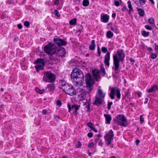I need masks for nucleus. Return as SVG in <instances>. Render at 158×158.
I'll return each mask as SVG.
<instances>
[{
    "instance_id": "f257e3e1",
    "label": "nucleus",
    "mask_w": 158,
    "mask_h": 158,
    "mask_svg": "<svg viewBox=\"0 0 158 158\" xmlns=\"http://www.w3.org/2000/svg\"><path fill=\"white\" fill-rule=\"evenodd\" d=\"M71 79L77 86H81L84 81V76L82 72L79 69L75 68L71 74Z\"/></svg>"
},
{
    "instance_id": "f03ea898",
    "label": "nucleus",
    "mask_w": 158,
    "mask_h": 158,
    "mask_svg": "<svg viewBox=\"0 0 158 158\" xmlns=\"http://www.w3.org/2000/svg\"><path fill=\"white\" fill-rule=\"evenodd\" d=\"M59 84L60 88L66 94L71 96L76 94V89L71 84L68 83L64 80H60Z\"/></svg>"
},
{
    "instance_id": "7ed1b4c3",
    "label": "nucleus",
    "mask_w": 158,
    "mask_h": 158,
    "mask_svg": "<svg viewBox=\"0 0 158 158\" xmlns=\"http://www.w3.org/2000/svg\"><path fill=\"white\" fill-rule=\"evenodd\" d=\"M125 56V54L122 49L118 50L116 52V54L113 56V63L114 68L113 67L112 69H114L115 71V73H117V71L119 68V62H122Z\"/></svg>"
},
{
    "instance_id": "20e7f679",
    "label": "nucleus",
    "mask_w": 158,
    "mask_h": 158,
    "mask_svg": "<svg viewBox=\"0 0 158 158\" xmlns=\"http://www.w3.org/2000/svg\"><path fill=\"white\" fill-rule=\"evenodd\" d=\"M57 47L53 44L50 43L45 47L44 50L45 52L50 55L49 59L52 61H56L57 60L58 56L56 55Z\"/></svg>"
},
{
    "instance_id": "39448f33",
    "label": "nucleus",
    "mask_w": 158,
    "mask_h": 158,
    "mask_svg": "<svg viewBox=\"0 0 158 158\" xmlns=\"http://www.w3.org/2000/svg\"><path fill=\"white\" fill-rule=\"evenodd\" d=\"M55 75L51 71H45L44 73V76L42 81L45 83H54L56 81Z\"/></svg>"
},
{
    "instance_id": "423d86ee",
    "label": "nucleus",
    "mask_w": 158,
    "mask_h": 158,
    "mask_svg": "<svg viewBox=\"0 0 158 158\" xmlns=\"http://www.w3.org/2000/svg\"><path fill=\"white\" fill-rule=\"evenodd\" d=\"M114 121L116 124L120 126L126 127L127 124V121L123 114L117 115L114 119Z\"/></svg>"
},
{
    "instance_id": "0eeeda50",
    "label": "nucleus",
    "mask_w": 158,
    "mask_h": 158,
    "mask_svg": "<svg viewBox=\"0 0 158 158\" xmlns=\"http://www.w3.org/2000/svg\"><path fill=\"white\" fill-rule=\"evenodd\" d=\"M114 134L112 130H110L104 137L105 143L107 145H110L113 139Z\"/></svg>"
},
{
    "instance_id": "6e6552de",
    "label": "nucleus",
    "mask_w": 158,
    "mask_h": 158,
    "mask_svg": "<svg viewBox=\"0 0 158 158\" xmlns=\"http://www.w3.org/2000/svg\"><path fill=\"white\" fill-rule=\"evenodd\" d=\"M35 62L36 64L35 68L37 72L40 70L43 69L45 64L44 60L41 58L38 59Z\"/></svg>"
},
{
    "instance_id": "1a4fd4ad",
    "label": "nucleus",
    "mask_w": 158,
    "mask_h": 158,
    "mask_svg": "<svg viewBox=\"0 0 158 158\" xmlns=\"http://www.w3.org/2000/svg\"><path fill=\"white\" fill-rule=\"evenodd\" d=\"M115 94L118 98H120L121 94L119 89L117 87L112 88L111 89L110 94V96L111 99L114 98V95Z\"/></svg>"
},
{
    "instance_id": "9d476101",
    "label": "nucleus",
    "mask_w": 158,
    "mask_h": 158,
    "mask_svg": "<svg viewBox=\"0 0 158 158\" xmlns=\"http://www.w3.org/2000/svg\"><path fill=\"white\" fill-rule=\"evenodd\" d=\"M80 107V105L77 106L76 105H72L71 107L70 106L68 105L69 112L72 113H75L77 115V111L79 109Z\"/></svg>"
},
{
    "instance_id": "9b49d317",
    "label": "nucleus",
    "mask_w": 158,
    "mask_h": 158,
    "mask_svg": "<svg viewBox=\"0 0 158 158\" xmlns=\"http://www.w3.org/2000/svg\"><path fill=\"white\" fill-rule=\"evenodd\" d=\"M53 41L54 43L58 46H65L67 43L64 40L58 38H54Z\"/></svg>"
},
{
    "instance_id": "f8f14e48",
    "label": "nucleus",
    "mask_w": 158,
    "mask_h": 158,
    "mask_svg": "<svg viewBox=\"0 0 158 158\" xmlns=\"http://www.w3.org/2000/svg\"><path fill=\"white\" fill-rule=\"evenodd\" d=\"M79 90L78 95V98L81 100H83L85 98L86 91L84 89L81 88L79 89Z\"/></svg>"
},
{
    "instance_id": "ddd939ff",
    "label": "nucleus",
    "mask_w": 158,
    "mask_h": 158,
    "mask_svg": "<svg viewBox=\"0 0 158 158\" xmlns=\"http://www.w3.org/2000/svg\"><path fill=\"white\" fill-rule=\"evenodd\" d=\"M85 81L86 85L94 83L91 74L89 73H87L85 75Z\"/></svg>"
},
{
    "instance_id": "4468645a",
    "label": "nucleus",
    "mask_w": 158,
    "mask_h": 158,
    "mask_svg": "<svg viewBox=\"0 0 158 158\" xmlns=\"http://www.w3.org/2000/svg\"><path fill=\"white\" fill-rule=\"evenodd\" d=\"M56 53V55H57L58 56L62 57L64 56L65 54V50L63 48H62L59 50L57 49Z\"/></svg>"
},
{
    "instance_id": "2eb2a0df",
    "label": "nucleus",
    "mask_w": 158,
    "mask_h": 158,
    "mask_svg": "<svg viewBox=\"0 0 158 158\" xmlns=\"http://www.w3.org/2000/svg\"><path fill=\"white\" fill-rule=\"evenodd\" d=\"M110 52H108L104 57V63L107 66H109L110 65Z\"/></svg>"
},
{
    "instance_id": "dca6fc26",
    "label": "nucleus",
    "mask_w": 158,
    "mask_h": 158,
    "mask_svg": "<svg viewBox=\"0 0 158 158\" xmlns=\"http://www.w3.org/2000/svg\"><path fill=\"white\" fill-rule=\"evenodd\" d=\"M93 76L96 80L98 81L99 80L100 74L99 70L95 69L92 71Z\"/></svg>"
},
{
    "instance_id": "f3484780",
    "label": "nucleus",
    "mask_w": 158,
    "mask_h": 158,
    "mask_svg": "<svg viewBox=\"0 0 158 158\" xmlns=\"http://www.w3.org/2000/svg\"><path fill=\"white\" fill-rule=\"evenodd\" d=\"M105 94V93L103 92L102 90L98 89L97 94L95 96L102 99L104 98Z\"/></svg>"
},
{
    "instance_id": "a211bd4d",
    "label": "nucleus",
    "mask_w": 158,
    "mask_h": 158,
    "mask_svg": "<svg viewBox=\"0 0 158 158\" xmlns=\"http://www.w3.org/2000/svg\"><path fill=\"white\" fill-rule=\"evenodd\" d=\"M47 88L48 89V90L50 91H54L55 89V84H54V83L48 84L45 88L46 91Z\"/></svg>"
},
{
    "instance_id": "6ab92c4d",
    "label": "nucleus",
    "mask_w": 158,
    "mask_h": 158,
    "mask_svg": "<svg viewBox=\"0 0 158 158\" xmlns=\"http://www.w3.org/2000/svg\"><path fill=\"white\" fill-rule=\"evenodd\" d=\"M102 102V99L99 98H98L95 96V99L94 102H93V104L97 106H99L101 104Z\"/></svg>"
},
{
    "instance_id": "aec40b11",
    "label": "nucleus",
    "mask_w": 158,
    "mask_h": 158,
    "mask_svg": "<svg viewBox=\"0 0 158 158\" xmlns=\"http://www.w3.org/2000/svg\"><path fill=\"white\" fill-rule=\"evenodd\" d=\"M109 19V16L107 15H103L101 17V21L105 23H107Z\"/></svg>"
},
{
    "instance_id": "412c9836",
    "label": "nucleus",
    "mask_w": 158,
    "mask_h": 158,
    "mask_svg": "<svg viewBox=\"0 0 158 158\" xmlns=\"http://www.w3.org/2000/svg\"><path fill=\"white\" fill-rule=\"evenodd\" d=\"M104 116L105 118L106 123H107L108 124H109L110 123L112 119L111 115L109 114H104Z\"/></svg>"
},
{
    "instance_id": "4be33fe9",
    "label": "nucleus",
    "mask_w": 158,
    "mask_h": 158,
    "mask_svg": "<svg viewBox=\"0 0 158 158\" xmlns=\"http://www.w3.org/2000/svg\"><path fill=\"white\" fill-rule=\"evenodd\" d=\"M95 47L96 45L95 40H92L91 41V43L89 47V49L91 50H93L95 49Z\"/></svg>"
},
{
    "instance_id": "5701e85b",
    "label": "nucleus",
    "mask_w": 158,
    "mask_h": 158,
    "mask_svg": "<svg viewBox=\"0 0 158 158\" xmlns=\"http://www.w3.org/2000/svg\"><path fill=\"white\" fill-rule=\"evenodd\" d=\"M35 90L37 93L40 94H43L44 93H45L46 92V89H41L38 88H36Z\"/></svg>"
},
{
    "instance_id": "b1692460",
    "label": "nucleus",
    "mask_w": 158,
    "mask_h": 158,
    "mask_svg": "<svg viewBox=\"0 0 158 158\" xmlns=\"http://www.w3.org/2000/svg\"><path fill=\"white\" fill-rule=\"evenodd\" d=\"M94 83L86 85V86L88 90L89 93H90L92 90L93 89V85Z\"/></svg>"
},
{
    "instance_id": "393cba45",
    "label": "nucleus",
    "mask_w": 158,
    "mask_h": 158,
    "mask_svg": "<svg viewBox=\"0 0 158 158\" xmlns=\"http://www.w3.org/2000/svg\"><path fill=\"white\" fill-rule=\"evenodd\" d=\"M156 85H155L149 89L148 90V92L150 93L153 92L154 91L156 90Z\"/></svg>"
},
{
    "instance_id": "a878e982",
    "label": "nucleus",
    "mask_w": 158,
    "mask_h": 158,
    "mask_svg": "<svg viewBox=\"0 0 158 158\" xmlns=\"http://www.w3.org/2000/svg\"><path fill=\"white\" fill-rule=\"evenodd\" d=\"M138 13L140 16H143L144 15V11L141 9L137 8Z\"/></svg>"
},
{
    "instance_id": "bb28decb",
    "label": "nucleus",
    "mask_w": 158,
    "mask_h": 158,
    "mask_svg": "<svg viewBox=\"0 0 158 158\" xmlns=\"http://www.w3.org/2000/svg\"><path fill=\"white\" fill-rule=\"evenodd\" d=\"M113 33L110 31H108L106 34V37L109 38H111L113 36Z\"/></svg>"
},
{
    "instance_id": "cd10ccee",
    "label": "nucleus",
    "mask_w": 158,
    "mask_h": 158,
    "mask_svg": "<svg viewBox=\"0 0 158 158\" xmlns=\"http://www.w3.org/2000/svg\"><path fill=\"white\" fill-rule=\"evenodd\" d=\"M61 0H52V3L53 6H58L60 4V2Z\"/></svg>"
},
{
    "instance_id": "c85d7f7f",
    "label": "nucleus",
    "mask_w": 158,
    "mask_h": 158,
    "mask_svg": "<svg viewBox=\"0 0 158 158\" xmlns=\"http://www.w3.org/2000/svg\"><path fill=\"white\" fill-rule=\"evenodd\" d=\"M77 19L74 18L69 21V23L71 25H75L77 24Z\"/></svg>"
},
{
    "instance_id": "c756f323",
    "label": "nucleus",
    "mask_w": 158,
    "mask_h": 158,
    "mask_svg": "<svg viewBox=\"0 0 158 158\" xmlns=\"http://www.w3.org/2000/svg\"><path fill=\"white\" fill-rule=\"evenodd\" d=\"M89 0H84L82 2V5L84 6H87L89 5Z\"/></svg>"
},
{
    "instance_id": "7c9ffc66",
    "label": "nucleus",
    "mask_w": 158,
    "mask_h": 158,
    "mask_svg": "<svg viewBox=\"0 0 158 158\" xmlns=\"http://www.w3.org/2000/svg\"><path fill=\"white\" fill-rule=\"evenodd\" d=\"M100 74L102 76H104L105 74V70L104 68L101 67L100 70H99Z\"/></svg>"
},
{
    "instance_id": "2f4dec72",
    "label": "nucleus",
    "mask_w": 158,
    "mask_h": 158,
    "mask_svg": "<svg viewBox=\"0 0 158 158\" xmlns=\"http://www.w3.org/2000/svg\"><path fill=\"white\" fill-rule=\"evenodd\" d=\"M127 4L128 6V7L130 10V11L131 12L133 11V9L132 6V5L131 3V2L130 1H128Z\"/></svg>"
},
{
    "instance_id": "473e14b6",
    "label": "nucleus",
    "mask_w": 158,
    "mask_h": 158,
    "mask_svg": "<svg viewBox=\"0 0 158 158\" xmlns=\"http://www.w3.org/2000/svg\"><path fill=\"white\" fill-rule=\"evenodd\" d=\"M141 33L145 37L148 36L149 35V32H146L145 31H142Z\"/></svg>"
},
{
    "instance_id": "72a5a7b5",
    "label": "nucleus",
    "mask_w": 158,
    "mask_h": 158,
    "mask_svg": "<svg viewBox=\"0 0 158 158\" xmlns=\"http://www.w3.org/2000/svg\"><path fill=\"white\" fill-rule=\"evenodd\" d=\"M53 13L55 15V16L57 17H59L60 16V15L59 14V11L56 9L54 10Z\"/></svg>"
},
{
    "instance_id": "f704fd0d",
    "label": "nucleus",
    "mask_w": 158,
    "mask_h": 158,
    "mask_svg": "<svg viewBox=\"0 0 158 158\" xmlns=\"http://www.w3.org/2000/svg\"><path fill=\"white\" fill-rule=\"evenodd\" d=\"M148 22L149 23L153 24L154 23V21L153 19L151 18L148 19Z\"/></svg>"
},
{
    "instance_id": "c9c22d12",
    "label": "nucleus",
    "mask_w": 158,
    "mask_h": 158,
    "mask_svg": "<svg viewBox=\"0 0 158 158\" xmlns=\"http://www.w3.org/2000/svg\"><path fill=\"white\" fill-rule=\"evenodd\" d=\"M151 57L152 59H155L157 57V55L156 53H152L151 55Z\"/></svg>"
},
{
    "instance_id": "e433bc0d",
    "label": "nucleus",
    "mask_w": 158,
    "mask_h": 158,
    "mask_svg": "<svg viewBox=\"0 0 158 158\" xmlns=\"http://www.w3.org/2000/svg\"><path fill=\"white\" fill-rule=\"evenodd\" d=\"M140 3V6L145 4L146 1L145 0H139Z\"/></svg>"
},
{
    "instance_id": "4c0bfd02",
    "label": "nucleus",
    "mask_w": 158,
    "mask_h": 158,
    "mask_svg": "<svg viewBox=\"0 0 158 158\" xmlns=\"http://www.w3.org/2000/svg\"><path fill=\"white\" fill-rule=\"evenodd\" d=\"M24 25L25 26L28 27L30 25V23L27 21H25L24 23Z\"/></svg>"
},
{
    "instance_id": "58836bf2",
    "label": "nucleus",
    "mask_w": 158,
    "mask_h": 158,
    "mask_svg": "<svg viewBox=\"0 0 158 158\" xmlns=\"http://www.w3.org/2000/svg\"><path fill=\"white\" fill-rule=\"evenodd\" d=\"M95 144L93 142H91L88 144V146L89 148H92L94 147Z\"/></svg>"
},
{
    "instance_id": "ea45409f",
    "label": "nucleus",
    "mask_w": 158,
    "mask_h": 158,
    "mask_svg": "<svg viewBox=\"0 0 158 158\" xmlns=\"http://www.w3.org/2000/svg\"><path fill=\"white\" fill-rule=\"evenodd\" d=\"M102 52L104 53H106L107 51V49L104 47H102L101 48Z\"/></svg>"
},
{
    "instance_id": "a19ab883",
    "label": "nucleus",
    "mask_w": 158,
    "mask_h": 158,
    "mask_svg": "<svg viewBox=\"0 0 158 158\" xmlns=\"http://www.w3.org/2000/svg\"><path fill=\"white\" fill-rule=\"evenodd\" d=\"M87 126L89 127L91 129L93 127V124L91 122H89L87 124Z\"/></svg>"
},
{
    "instance_id": "79ce46f5",
    "label": "nucleus",
    "mask_w": 158,
    "mask_h": 158,
    "mask_svg": "<svg viewBox=\"0 0 158 158\" xmlns=\"http://www.w3.org/2000/svg\"><path fill=\"white\" fill-rule=\"evenodd\" d=\"M81 143L79 142L78 141L77 144L76 145V147L77 148H78L81 147Z\"/></svg>"
},
{
    "instance_id": "37998d69",
    "label": "nucleus",
    "mask_w": 158,
    "mask_h": 158,
    "mask_svg": "<svg viewBox=\"0 0 158 158\" xmlns=\"http://www.w3.org/2000/svg\"><path fill=\"white\" fill-rule=\"evenodd\" d=\"M145 27L146 29L148 30H151L152 29V27H150L148 25H145Z\"/></svg>"
},
{
    "instance_id": "c03bdc74",
    "label": "nucleus",
    "mask_w": 158,
    "mask_h": 158,
    "mask_svg": "<svg viewBox=\"0 0 158 158\" xmlns=\"http://www.w3.org/2000/svg\"><path fill=\"white\" fill-rule=\"evenodd\" d=\"M114 4L115 6H119V3L118 1L116 0H114Z\"/></svg>"
},
{
    "instance_id": "a18cd8bd",
    "label": "nucleus",
    "mask_w": 158,
    "mask_h": 158,
    "mask_svg": "<svg viewBox=\"0 0 158 158\" xmlns=\"http://www.w3.org/2000/svg\"><path fill=\"white\" fill-rule=\"evenodd\" d=\"M56 104L59 106H60L62 104L60 100H58L56 102Z\"/></svg>"
},
{
    "instance_id": "49530a36",
    "label": "nucleus",
    "mask_w": 158,
    "mask_h": 158,
    "mask_svg": "<svg viewBox=\"0 0 158 158\" xmlns=\"http://www.w3.org/2000/svg\"><path fill=\"white\" fill-rule=\"evenodd\" d=\"M42 113L43 114L46 115L48 114V111L44 109L42 111Z\"/></svg>"
},
{
    "instance_id": "de8ad7c7",
    "label": "nucleus",
    "mask_w": 158,
    "mask_h": 158,
    "mask_svg": "<svg viewBox=\"0 0 158 158\" xmlns=\"http://www.w3.org/2000/svg\"><path fill=\"white\" fill-rule=\"evenodd\" d=\"M112 102H110L108 104V110L110 109L111 106L112 104Z\"/></svg>"
},
{
    "instance_id": "09e8293b",
    "label": "nucleus",
    "mask_w": 158,
    "mask_h": 158,
    "mask_svg": "<svg viewBox=\"0 0 158 158\" xmlns=\"http://www.w3.org/2000/svg\"><path fill=\"white\" fill-rule=\"evenodd\" d=\"M139 118H140V120L141 122V123H142L144 121V118L143 117V116H142V115H140V116Z\"/></svg>"
},
{
    "instance_id": "8fccbe9b",
    "label": "nucleus",
    "mask_w": 158,
    "mask_h": 158,
    "mask_svg": "<svg viewBox=\"0 0 158 158\" xmlns=\"http://www.w3.org/2000/svg\"><path fill=\"white\" fill-rule=\"evenodd\" d=\"M103 144V143L102 142V140L100 139L98 143V145L100 146H102Z\"/></svg>"
},
{
    "instance_id": "3c124183",
    "label": "nucleus",
    "mask_w": 158,
    "mask_h": 158,
    "mask_svg": "<svg viewBox=\"0 0 158 158\" xmlns=\"http://www.w3.org/2000/svg\"><path fill=\"white\" fill-rule=\"evenodd\" d=\"M87 135L89 138L92 137L93 136V133L91 132H89L88 133Z\"/></svg>"
},
{
    "instance_id": "603ef678",
    "label": "nucleus",
    "mask_w": 158,
    "mask_h": 158,
    "mask_svg": "<svg viewBox=\"0 0 158 158\" xmlns=\"http://www.w3.org/2000/svg\"><path fill=\"white\" fill-rule=\"evenodd\" d=\"M17 27L19 29H21L22 28V25L21 24H19L17 25Z\"/></svg>"
},
{
    "instance_id": "864d4df0",
    "label": "nucleus",
    "mask_w": 158,
    "mask_h": 158,
    "mask_svg": "<svg viewBox=\"0 0 158 158\" xmlns=\"http://www.w3.org/2000/svg\"><path fill=\"white\" fill-rule=\"evenodd\" d=\"M55 118L57 122H58L59 121V120L60 119L59 117L57 116H55Z\"/></svg>"
},
{
    "instance_id": "5fc2aeb1",
    "label": "nucleus",
    "mask_w": 158,
    "mask_h": 158,
    "mask_svg": "<svg viewBox=\"0 0 158 158\" xmlns=\"http://www.w3.org/2000/svg\"><path fill=\"white\" fill-rule=\"evenodd\" d=\"M117 29L116 27H111V30L114 31H116L117 30Z\"/></svg>"
},
{
    "instance_id": "6e6d98bb",
    "label": "nucleus",
    "mask_w": 158,
    "mask_h": 158,
    "mask_svg": "<svg viewBox=\"0 0 158 158\" xmlns=\"http://www.w3.org/2000/svg\"><path fill=\"white\" fill-rule=\"evenodd\" d=\"M134 2L136 4V5H137L138 6H140V3L139 4L138 2V1H135Z\"/></svg>"
},
{
    "instance_id": "4d7b16f0",
    "label": "nucleus",
    "mask_w": 158,
    "mask_h": 158,
    "mask_svg": "<svg viewBox=\"0 0 158 158\" xmlns=\"http://www.w3.org/2000/svg\"><path fill=\"white\" fill-rule=\"evenodd\" d=\"M116 16V14L115 13H113L112 14V17L113 18L115 19Z\"/></svg>"
},
{
    "instance_id": "13d9d810",
    "label": "nucleus",
    "mask_w": 158,
    "mask_h": 158,
    "mask_svg": "<svg viewBox=\"0 0 158 158\" xmlns=\"http://www.w3.org/2000/svg\"><path fill=\"white\" fill-rule=\"evenodd\" d=\"M91 129L95 132H98V130L94 127Z\"/></svg>"
},
{
    "instance_id": "bf43d9fd",
    "label": "nucleus",
    "mask_w": 158,
    "mask_h": 158,
    "mask_svg": "<svg viewBox=\"0 0 158 158\" xmlns=\"http://www.w3.org/2000/svg\"><path fill=\"white\" fill-rule=\"evenodd\" d=\"M139 141L138 139H137L136 140L135 143L137 145H138L139 143Z\"/></svg>"
},
{
    "instance_id": "052dcab7",
    "label": "nucleus",
    "mask_w": 158,
    "mask_h": 158,
    "mask_svg": "<svg viewBox=\"0 0 158 158\" xmlns=\"http://www.w3.org/2000/svg\"><path fill=\"white\" fill-rule=\"evenodd\" d=\"M130 60L131 62L132 63H134L135 62V60L131 58H130Z\"/></svg>"
},
{
    "instance_id": "680f3d73",
    "label": "nucleus",
    "mask_w": 158,
    "mask_h": 158,
    "mask_svg": "<svg viewBox=\"0 0 158 158\" xmlns=\"http://www.w3.org/2000/svg\"><path fill=\"white\" fill-rule=\"evenodd\" d=\"M100 139H99V138H97L95 139V141L96 142H97L98 141H99Z\"/></svg>"
},
{
    "instance_id": "e2e57ef3",
    "label": "nucleus",
    "mask_w": 158,
    "mask_h": 158,
    "mask_svg": "<svg viewBox=\"0 0 158 158\" xmlns=\"http://www.w3.org/2000/svg\"><path fill=\"white\" fill-rule=\"evenodd\" d=\"M145 101L144 102V104H147L148 102V99L147 98H146L145 99Z\"/></svg>"
},
{
    "instance_id": "0e129e2a",
    "label": "nucleus",
    "mask_w": 158,
    "mask_h": 158,
    "mask_svg": "<svg viewBox=\"0 0 158 158\" xmlns=\"http://www.w3.org/2000/svg\"><path fill=\"white\" fill-rule=\"evenodd\" d=\"M89 104L88 103V105L86 106V107L88 108V110H89Z\"/></svg>"
},
{
    "instance_id": "69168bd1",
    "label": "nucleus",
    "mask_w": 158,
    "mask_h": 158,
    "mask_svg": "<svg viewBox=\"0 0 158 158\" xmlns=\"http://www.w3.org/2000/svg\"><path fill=\"white\" fill-rule=\"evenodd\" d=\"M155 49L156 50H158V45H156V44H155Z\"/></svg>"
},
{
    "instance_id": "338daca9",
    "label": "nucleus",
    "mask_w": 158,
    "mask_h": 158,
    "mask_svg": "<svg viewBox=\"0 0 158 158\" xmlns=\"http://www.w3.org/2000/svg\"><path fill=\"white\" fill-rule=\"evenodd\" d=\"M138 94L139 95V97H140L141 94V92H139L138 93Z\"/></svg>"
},
{
    "instance_id": "774afa93",
    "label": "nucleus",
    "mask_w": 158,
    "mask_h": 158,
    "mask_svg": "<svg viewBox=\"0 0 158 158\" xmlns=\"http://www.w3.org/2000/svg\"><path fill=\"white\" fill-rule=\"evenodd\" d=\"M63 158H68V157L66 156H65L63 157Z\"/></svg>"
}]
</instances>
